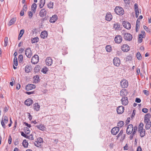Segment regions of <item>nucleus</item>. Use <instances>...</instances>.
<instances>
[{
    "label": "nucleus",
    "instance_id": "nucleus-13",
    "mask_svg": "<svg viewBox=\"0 0 151 151\" xmlns=\"http://www.w3.org/2000/svg\"><path fill=\"white\" fill-rule=\"evenodd\" d=\"M122 103L123 105H127L128 103V98L127 97L124 96L122 97L121 99Z\"/></svg>",
    "mask_w": 151,
    "mask_h": 151
},
{
    "label": "nucleus",
    "instance_id": "nucleus-15",
    "mask_svg": "<svg viewBox=\"0 0 151 151\" xmlns=\"http://www.w3.org/2000/svg\"><path fill=\"white\" fill-rule=\"evenodd\" d=\"M122 40V37L120 35L116 36L114 39L115 42L117 43H120Z\"/></svg>",
    "mask_w": 151,
    "mask_h": 151
},
{
    "label": "nucleus",
    "instance_id": "nucleus-21",
    "mask_svg": "<svg viewBox=\"0 0 151 151\" xmlns=\"http://www.w3.org/2000/svg\"><path fill=\"white\" fill-rule=\"evenodd\" d=\"M128 94L127 91L125 89H122L120 93V95L122 96H127Z\"/></svg>",
    "mask_w": 151,
    "mask_h": 151
},
{
    "label": "nucleus",
    "instance_id": "nucleus-55",
    "mask_svg": "<svg viewBox=\"0 0 151 151\" xmlns=\"http://www.w3.org/2000/svg\"><path fill=\"white\" fill-rule=\"evenodd\" d=\"M141 100L139 98H136V99H135V102H136L137 103H139L141 102Z\"/></svg>",
    "mask_w": 151,
    "mask_h": 151
},
{
    "label": "nucleus",
    "instance_id": "nucleus-47",
    "mask_svg": "<svg viewBox=\"0 0 151 151\" xmlns=\"http://www.w3.org/2000/svg\"><path fill=\"white\" fill-rule=\"evenodd\" d=\"M27 138L31 140H34L33 135L32 134H31L29 135L28 136V137H27Z\"/></svg>",
    "mask_w": 151,
    "mask_h": 151
},
{
    "label": "nucleus",
    "instance_id": "nucleus-12",
    "mask_svg": "<svg viewBox=\"0 0 151 151\" xmlns=\"http://www.w3.org/2000/svg\"><path fill=\"white\" fill-rule=\"evenodd\" d=\"M122 24L124 27L126 29H129L131 28V25L129 22L124 21Z\"/></svg>",
    "mask_w": 151,
    "mask_h": 151
},
{
    "label": "nucleus",
    "instance_id": "nucleus-34",
    "mask_svg": "<svg viewBox=\"0 0 151 151\" xmlns=\"http://www.w3.org/2000/svg\"><path fill=\"white\" fill-rule=\"evenodd\" d=\"M144 37L142 34H139V36L138 42L139 43H140L142 42V38Z\"/></svg>",
    "mask_w": 151,
    "mask_h": 151
},
{
    "label": "nucleus",
    "instance_id": "nucleus-29",
    "mask_svg": "<svg viewBox=\"0 0 151 151\" xmlns=\"http://www.w3.org/2000/svg\"><path fill=\"white\" fill-rule=\"evenodd\" d=\"M36 126L38 129L40 130H41L43 131L45 130V127L43 125L41 124L40 125H37Z\"/></svg>",
    "mask_w": 151,
    "mask_h": 151
},
{
    "label": "nucleus",
    "instance_id": "nucleus-31",
    "mask_svg": "<svg viewBox=\"0 0 151 151\" xmlns=\"http://www.w3.org/2000/svg\"><path fill=\"white\" fill-rule=\"evenodd\" d=\"M31 42L32 43H34L37 42L39 41V38L38 37H37L31 39Z\"/></svg>",
    "mask_w": 151,
    "mask_h": 151
},
{
    "label": "nucleus",
    "instance_id": "nucleus-44",
    "mask_svg": "<svg viewBox=\"0 0 151 151\" xmlns=\"http://www.w3.org/2000/svg\"><path fill=\"white\" fill-rule=\"evenodd\" d=\"M18 58L19 63H21L23 59V55L21 54L19 56Z\"/></svg>",
    "mask_w": 151,
    "mask_h": 151
},
{
    "label": "nucleus",
    "instance_id": "nucleus-58",
    "mask_svg": "<svg viewBox=\"0 0 151 151\" xmlns=\"http://www.w3.org/2000/svg\"><path fill=\"white\" fill-rule=\"evenodd\" d=\"M28 13V15L29 18H31L32 17L33 15V14L31 12H29Z\"/></svg>",
    "mask_w": 151,
    "mask_h": 151
},
{
    "label": "nucleus",
    "instance_id": "nucleus-16",
    "mask_svg": "<svg viewBox=\"0 0 151 151\" xmlns=\"http://www.w3.org/2000/svg\"><path fill=\"white\" fill-rule=\"evenodd\" d=\"M58 19L57 16L55 14L53 15L50 19L49 21L51 23H54Z\"/></svg>",
    "mask_w": 151,
    "mask_h": 151
},
{
    "label": "nucleus",
    "instance_id": "nucleus-52",
    "mask_svg": "<svg viewBox=\"0 0 151 151\" xmlns=\"http://www.w3.org/2000/svg\"><path fill=\"white\" fill-rule=\"evenodd\" d=\"M144 122L145 124L151 123L150 120L149 119H144Z\"/></svg>",
    "mask_w": 151,
    "mask_h": 151
},
{
    "label": "nucleus",
    "instance_id": "nucleus-60",
    "mask_svg": "<svg viewBox=\"0 0 151 151\" xmlns=\"http://www.w3.org/2000/svg\"><path fill=\"white\" fill-rule=\"evenodd\" d=\"M135 134H133V132H132V134H131L129 137V139H130L132 140L133 139V136Z\"/></svg>",
    "mask_w": 151,
    "mask_h": 151
},
{
    "label": "nucleus",
    "instance_id": "nucleus-61",
    "mask_svg": "<svg viewBox=\"0 0 151 151\" xmlns=\"http://www.w3.org/2000/svg\"><path fill=\"white\" fill-rule=\"evenodd\" d=\"M24 124L26 126H27V127H29L30 128V127H31V124H28L26 122H24Z\"/></svg>",
    "mask_w": 151,
    "mask_h": 151
},
{
    "label": "nucleus",
    "instance_id": "nucleus-43",
    "mask_svg": "<svg viewBox=\"0 0 151 151\" xmlns=\"http://www.w3.org/2000/svg\"><path fill=\"white\" fill-rule=\"evenodd\" d=\"M8 42V39L7 37H6L5 38L4 40V47H6L7 46V45Z\"/></svg>",
    "mask_w": 151,
    "mask_h": 151
},
{
    "label": "nucleus",
    "instance_id": "nucleus-23",
    "mask_svg": "<svg viewBox=\"0 0 151 151\" xmlns=\"http://www.w3.org/2000/svg\"><path fill=\"white\" fill-rule=\"evenodd\" d=\"M45 61L46 65L49 66L51 65L52 63V60L50 57L47 58Z\"/></svg>",
    "mask_w": 151,
    "mask_h": 151
},
{
    "label": "nucleus",
    "instance_id": "nucleus-46",
    "mask_svg": "<svg viewBox=\"0 0 151 151\" xmlns=\"http://www.w3.org/2000/svg\"><path fill=\"white\" fill-rule=\"evenodd\" d=\"M151 116V115L150 114L148 113L145 115V117L144 119H150V118Z\"/></svg>",
    "mask_w": 151,
    "mask_h": 151
},
{
    "label": "nucleus",
    "instance_id": "nucleus-6",
    "mask_svg": "<svg viewBox=\"0 0 151 151\" xmlns=\"http://www.w3.org/2000/svg\"><path fill=\"white\" fill-rule=\"evenodd\" d=\"M32 53L30 48H28L26 49L25 51V55L28 58H30L32 56Z\"/></svg>",
    "mask_w": 151,
    "mask_h": 151
},
{
    "label": "nucleus",
    "instance_id": "nucleus-17",
    "mask_svg": "<svg viewBox=\"0 0 151 151\" xmlns=\"http://www.w3.org/2000/svg\"><path fill=\"white\" fill-rule=\"evenodd\" d=\"M122 50L124 52H128L129 50V47L127 44L124 45L122 47Z\"/></svg>",
    "mask_w": 151,
    "mask_h": 151
},
{
    "label": "nucleus",
    "instance_id": "nucleus-5",
    "mask_svg": "<svg viewBox=\"0 0 151 151\" xmlns=\"http://www.w3.org/2000/svg\"><path fill=\"white\" fill-rule=\"evenodd\" d=\"M39 56L37 55H35L32 57L31 59V62L34 64H37L39 61Z\"/></svg>",
    "mask_w": 151,
    "mask_h": 151
},
{
    "label": "nucleus",
    "instance_id": "nucleus-35",
    "mask_svg": "<svg viewBox=\"0 0 151 151\" xmlns=\"http://www.w3.org/2000/svg\"><path fill=\"white\" fill-rule=\"evenodd\" d=\"M24 32V29H22L20 31L19 34V35L18 39L20 40L21 39V37H22L23 34Z\"/></svg>",
    "mask_w": 151,
    "mask_h": 151
},
{
    "label": "nucleus",
    "instance_id": "nucleus-54",
    "mask_svg": "<svg viewBox=\"0 0 151 151\" xmlns=\"http://www.w3.org/2000/svg\"><path fill=\"white\" fill-rule=\"evenodd\" d=\"M143 92L147 96L149 94V92L148 91L146 90H144Z\"/></svg>",
    "mask_w": 151,
    "mask_h": 151
},
{
    "label": "nucleus",
    "instance_id": "nucleus-57",
    "mask_svg": "<svg viewBox=\"0 0 151 151\" xmlns=\"http://www.w3.org/2000/svg\"><path fill=\"white\" fill-rule=\"evenodd\" d=\"M140 22L137 19L136 23V27H139V26Z\"/></svg>",
    "mask_w": 151,
    "mask_h": 151
},
{
    "label": "nucleus",
    "instance_id": "nucleus-22",
    "mask_svg": "<svg viewBox=\"0 0 151 151\" xmlns=\"http://www.w3.org/2000/svg\"><path fill=\"white\" fill-rule=\"evenodd\" d=\"M32 100L30 99H28L24 101L25 104L27 106H30L33 103Z\"/></svg>",
    "mask_w": 151,
    "mask_h": 151
},
{
    "label": "nucleus",
    "instance_id": "nucleus-33",
    "mask_svg": "<svg viewBox=\"0 0 151 151\" xmlns=\"http://www.w3.org/2000/svg\"><path fill=\"white\" fill-rule=\"evenodd\" d=\"M23 146L24 147H27L28 145V143L27 142L26 139H24L22 142Z\"/></svg>",
    "mask_w": 151,
    "mask_h": 151
},
{
    "label": "nucleus",
    "instance_id": "nucleus-9",
    "mask_svg": "<svg viewBox=\"0 0 151 151\" xmlns=\"http://www.w3.org/2000/svg\"><path fill=\"white\" fill-rule=\"evenodd\" d=\"M47 13V11L45 8H43L40 11L39 13V15L41 17H43L46 16Z\"/></svg>",
    "mask_w": 151,
    "mask_h": 151
},
{
    "label": "nucleus",
    "instance_id": "nucleus-41",
    "mask_svg": "<svg viewBox=\"0 0 151 151\" xmlns=\"http://www.w3.org/2000/svg\"><path fill=\"white\" fill-rule=\"evenodd\" d=\"M53 3L50 2V3L48 4L47 7L49 9L53 8Z\"/></svg>",
    "mask_w": 151,
    "mask_h": 151
},
{
    "label": "nucleus",
    "instance_id": "nucleus-1",
    "mask_svg": "<svg viewBox=\"0 0 151 151\" xmlns=\"http://www.w3.org/2000/svg\"><path fill=\"white\" fill-rule=\"evenodd\" d=\"M115 13L118 15H122L124 14V11L123 9L121 7L116 6L114 9Z\"/></svg>",
    "mask_w": 151,
    "mask_h": 151
},
{
    "label": "nucleus",
    "instance_id": "nucleus-19",
    "mask_svg": "<svg viewBox=\"0 0 151 151\" xmlns=\"http://www.w3.org/2000/svg\"><path fill=\"white\" fill-rule=\"evenodd\" d=\"M112 18V17L111 13L110 12L107 13L105 16V19L106 20L108 21H110Z\"/></svg>",
    "mask_w": 151,
    "mask_h": 151
},
{
    "label": "nucleus",
    "instance_id": "nucleus-8",
    "mask_svg": "<svg viewBox=\"0 0 151 151\" xmlns=\"http://www.w3.org/2000/svg\"><path fill=\"white\" fill-rule=\"evenodd\" d=\"M133 130V125L130 124L127 127V133L128 134H130L132 132Z\"/></svg>",
    "mask_w": 151,
    "mask_h": 151
},
{
    "label": "nucleus",
    "instance_id": "nucleus-51",
    "mask_svg": "<svg viewBox=\"0 0 151 151\" xmlns=\"http://www.w3.org/2000/svg\"><path fill=\"white\" fill-rule=\"evenodd\" d=\"M142 111L145 113H147L148 111V109L146 108H143L142 110Z\"/></svg>",
    "mask_w": 151,
    "mask_h": 151
},
{
    "label": "nucleus",
    "instance_id": "nucleus-40",
    "mask_svg": "<svg viewBox=\"0 0 151 151\" xmlns=\"http://www.w3.org/2000/svg\"><path fill=\"white\" fill-rule=\"evenodd\" d=\"M145 128L146 129H149L151 127V123L145 124Z\"/></svg>",
    "mask_w": 151,
    "mask_h": 151
},
{
    "label": "nucleus",
    "instance_id": "nucleus-26",
    "mask_svg": "<svg viewBox=\"0 0 151 151\" xmlns=\"http://www.w3.org/2000/svg\"><path fill=\"white\" fill-rule=\"evenodd\" d=\"M16 19V18H13L12 19L9 21L8 23V25L10 26L14 24Z\"/></svg>",
    "mask_w": 151,
    "mask_h": 151
},
{
    "label": "nucleus",
    "instance_id": "nucleus-50",
    "mask_svg": "<svg viewBox=\"0 0 151 151\" xmlns=\"http://www.w3.org/2000/svg\"><path fill=\"white\" fill-rule=\"evenodd\" d=\"M12 138L11 136L10 135L8 139V143L9 144H10L12 143Z\"/></svg>",
    "mask_w": 151,
    "mask_h": 151
},
{
    "label": "nucleus",
    "instance_id": "nucleus-30",
    "mask_svg": "<svg viewBox=\"0 0 151 151\" xmlns=\"http://www.w3.org/2000/svg\"><path fill=\"white\" fill-rule=\"evenodd\" d=\"M114 27L116 30L121 29L120 28V25L119 23H115L114 24Z\"/></svg>",
    "mask_w": 151,
    "mask_h": 151
},
{
    "label": "nucleus",
    "instance_id": "nucleus-7",
    "mask_svg": "<svg viewBox=\"0 0 151 151\" xmlns=\"http://www.w3.org/2000/svg\"><path fill=\"white\" fill-rule=\"evenodd\" d=\"M120 83L122 87L123 88H127L128 86L127 81L124 79H123L121 81Z\"/></svg>",
    "mask_w": 151,
    "mask_h": 151
},
{
    "label": "nucleus",
    "instance_id": "nucleus-3",
    "mask_svg": "<svg viewBox=\"0 0 151 151\" xmlns=\"http://www.w3.org/2000/svg\"><path fill=\"white\" fill-rule=\"evenodd\" d=\"M8 121V118L6 116H3L2 120L1 121V124L2 127L4 128L5 129L6 127V125L5 124H7Z\"/></svg>",
    "mask_w": 151,
    "mask_h": 151
},
{
    "label": "nucleus",
    "instance_id": "nucleus-38",
    "mask_svg": "<svg viewBox=\"0 0 151 151\" xmlns=\"http://www.w3.org/2000/svg\"><path fill=\"white\" fill-rule=\"evenodd\" d=\"M144 124L142 122H140L138 126V129H143Z\"/></svg>",
    "mask_w": 151,
    "mask_h": 151
},
{
    "label": "nucleus",
    "instance_id": "nucleus-42",
    "mask_svg": "<svg viewBox=\"0 0 151 151\" xmlns=\"http://www.w3.org/2000/svg\"><path fill=\"white\" fill-rule=\"evenodd\" d=\"M136 56L137 59L138 60H140L141 59L142 56L140 52H138L137 53L136 55Z\"/></svg>",
    "mask_w": 151,
    "mask_h": 151
},
{
    "label": "nucleus",
    "instance_id": "nucleus-2",
    "mask_svg": "<svg viewBox=\"0 0 151 151\" xmlns=\"http://www.w3.org/2000/svg\"><path fill=\"white\" fill-rule=\"evenodd\" d=\"M43 142L42 139L41 137H39L37 138V140L34 142V144L36 147H39L41 146Z\"/></svg>",
    "mask_w": 151,
    "mask_h": 151
},
{
    "label": "nucleus",
    "instance_id": "nucleus-11",
    "mask_svg": "<svg viewBox=\"0 0 151 151\" xmlns=\"http://www.w3.org/2000/svg\"><path fill=\"white\" fill-rule=\"evenodd\" d=\"M114 65L116 67H118L120 65V61L118 58H115L113 60Z\"/></svg>",
    "mask_w": 151,
    "mask_h": 151
},
{
    "label": "nucleus",
    "instance_id": "nucleus-14",
    "mask_svg": "<svg viewBox=\"0 0 151 151\" xmlns=\"http://www.w3.org/2000/svg\"><path fill=\"white\" fill-rule=\"evenodd\" d=\"M124 107L122 106H118L116 109L117 113L119 114H122L124 111Z\"/></svg>",
    "mask_w": 151,
    "mask_h": 151
},
{
    "label": "nucleus",
    "instance_id": "nucleus-48",
    "mask_svg": "<svg viewBox=\"0 0 151 151\" xmlns=\"http://www.w3.org/2000/svg\"><path fill=\"white\" fill-rule=\"evenodd\" d=\"M137 126H134V127H133V134H135L137 130Z\"/></svg>",
    "mask_w": 151,
    "mask_h": 151
},
{
    "label": "nucleus",
    "instance_id": "nucleus-18",
    "mask_svg": "<svg viewBox=\"0 0 151 151\" xmlns=\"http://www.w3.org/2000/svg\"><path fill=\"white\" fill-rule=\"evenodd\" d=\"M35 85L32 84H28L26 87V89L27 91L31 90L32 89L35 88Z\"/></svg>",
    "mask_w": 151,
    "mask_h": 151
},
{
    "label": "nucleus",
    "instance_id": "nucleus-36",
    "mask_svg": "<svg viewBox=\"0 0 151 151\" xmlns=\"http://www.w3.org/2000/svg\"><path fill=\"white\" fill-rule=\"evenodd\" d=\"M124 125V122L123 121H120L117 123V126L122 127Z\"/></svg>",
    "mask_w": 151,
    "mask_h": 151
},
{
    "label": "nucleus",
    "instance_id": "nucleus-28",
    "mask_svg": "<svg viewBox=\"0 0 151 151\" xmlns=\"http://www.w3.org/2000/svg\"><path fill=\"white\" fill-rule=\"evenodd\" d=\"M34 82L35 83H37L40 81V77L39 76L36 75L33 77Z\"/></svg>",
    "mask_w": 151,
    "mask_h": 151
},
{
    "label": "nucleus",
    "instance_id": "nucleus-59",
    "mask_svg": "<svg viewBox=\"0 0 151 151\" xmlns=\"http://www.w3.org/2000/svg\"><path fill=\"white\" fill-rule=\"evenodd\" d=\"M45 0H40V3L44 5L45 4Z\"/></svg>",
    "mask_w": 151,
    "mask_h": 151
},
{
    "label": "nucleus",
    "instance_id": "nucleus-25",
    "mask_svg": "<svg viewBox=\"0 0 151 151\" xmlns=\"http://www.w3.org/2000/svg\"><path fill=\"white\" fill-rule=\"evenodd\" d=\"M25 72L28 73L31 70L32 67L29 65H27L25 67Z\"/></svg>",
    "mask_w": 151,
    "mask_h": 151
},
{
    "label": "nucleus",
    "instance_id": "nucleus-56",
    "mask_svg": "<svg viewBox=\"0 0 151 151\" xmlns=\"http://www.w3.org/2000/svg\"><path fill=\"white\" fill-rule=\"evenodd\" d=\"M25 10L24 9H23V10H22L20 12V16H22L24 15V10Z\"/></svg>",
    "mask_w": 151,
    "mask_h": 151
},
{
    "label": "nucleus",
    "instance_id": "nucleus-53",
    "mask_svg": "<svg viewBox=\"0 0 151 151\" xmlns=\"http://www.w3.org/2000/svg\"><path fill=\"white\" fill-rule=\"evenodd\" d=\"M21 135L22 136L26 138H27V137H28V135H27L26 134H25L23 132H21Z\"/></svg>",
    "mask_w": 151,
    "mask_h": 151
},
{
    "label": "nucleus",
    "instance_id": "nucleus-20",
    "mask_svg": "<svg viewBox=\"0 0 151 151\" xmlns=\"http://www.w3.org/2000/svg\"><path fill=\"white\" fill-rule=\"evenodd\" d=\"M138 132L139 134V135L141 137H144L145 135V129H138Z\"/></svg>",
    "mask_w": 151,
    "mask_h": 151
},
{
    "label": "nucleus",
    "instance_id": "nucleus-37",
    "mask_svg": "<svg viewBox=\"0 0 151 151\" xmlns=\"http://www.w3.org/2000/svg\"><path fill=\"white\" fill-rule=\"evenodd\" d=\"M18 65L17 59V57H14V65L17 66Z\"/></svg>",
    "mask_w": 151,
    "mask_h": 151
},
{
    "label": "nucleus",
    "instance_id": "nucleus-24",
    "mask_svg": "<svg viewBox=\"0 0 151 151\" xmlns=\"http://www.w3.org/2000/svg\"><path fill=\"white\" fill-rule=\"evenodd\" d=\"M47 33L46 31H43L41 33L40 36L42 38L44 39L47 37Z\"/></svg>",
    "mask_w": 151,
    "mask_h": 151
},
{
    "label": "nucleus",
    "instance_id": "nucleus-49",
    "mask_svg": "<svg viewBox=\"0 0 151 151\" xmlns=\"http://www.w3.org/2000/svg\"><path fill=\"white\" fill-rule=\"evenodd\" d=\"M8 110V106H6L4 108L3 110L4 112L5 113L7 112Z\"/></svg>",
    "mask_w": 151,
    "mask_h": 151
},
{
    "label": "nucleus",
    "instance_id": "nucleus-32",
    "mask_svg": "<svg viewBox=\"0 0 151 151\" xmlns=\"http://www.w3.org/2000/svg\"><path fill=\"white\" fill-rule=\"evenodd\" d=\"M37 4L35 3L33 4L31 6L32 10V11L33 12H35Z\"/></svg>",
    "mask_w": 151,
    "mask_h": 151
},
{
    "label": "nucleus",
    "instance_id": "nucleus-39",
    "mask_svg": "<svg viewBox=\"0 0 151 151\" xmlns=\"http://www.w3.org/2000/svg\"><path fill=\"white\" fill-rule=\"evenodd\" d=\"M106 49L107 52H109L111 51V47L110 46L107 45L106 46Z\"/></svg>",
    "mask_w": 151,
    "mask_h": 151
},
{
    "label": "nucleus",
    "instance_id": "nucleus-63",
    "mask_svg": "<svg viewBox=\"0 0 151 151\" xmlns=\"http://www.w3.org/2000/svg\"><path fill=\"white\" fill-rule=\"evenodd\" d=\"M34 91H32V92H26V93L28 94V95H30L31 94H33L34 93Z\"/></svg>",
    "mask_w": 151,
    "mask_h": 151
},
{
    "label": "nucleus",
    "instance_id": "nucleus-10",
    "mask_svg": "<svg viewBox=\"0 0 151 151\" xmlns=\"http://www.w3.org/2000/svg\"><path fill=\"white\" fill-rule=\"evenodd\" d=\"M119 128L118 127H115L113 128L111 130V134L114 135H116L119 131Z\"/></svg>",
    "mask_w": 151,
    "mask_h": 151
},
{
    "label": "nucleus",
    "instance_id": "nucleus-4",
    "mask_svg": "<svg viewBox=\"0 0 151 151\" xmlns=\"http://www.w3.org/2000/svg\"><path fill=\"white\" fill-rule=\"evenodd\" d=\"M123 37L125 40L129 41H131L132 38V35L129 33L124 34Z\"/></svg>",
    "mask_w": 151,
    "mask_h": 151
},
{
    "label": "nucleus",
    "instance_id": "nucleus-45",
    "mask_svg": "<svg viewBox=\"0 0 151 151\" xmlns=\"http://www.w3.org/2000/svg\"><path fill=\"white\" fill-rule=\"evenodd\" d=\"M48 71V69L46 68L45 67L42 68L41 70V72L44 74L46 73Z\"/></svg>",
    "mask_w": 151,
    "mask_h": 151
},
{
    "label": "nucleus",
    "instance_id": "nucleus-62",
    "mask_svg": "<svg viewBox=\"0 0 151 151\" xmlns=\"http://www.w3.org/2000/svg\"><path fill=\"white\" fill-rule=\"evenodd\" d=\"M14 144V145H17L19 144V142L17 139L15 140Z\"/></svg>",
    "mask_w": 151,
    "mask_h": 151
},
{
    "label": "nucleus",
    "instance_id": "nucleus-27",
    "mask_svg": "<svg viewBox=\"0 0 151 151\" xmlns=\"http://www.w3.org/2000/svg\"><path fill=\"white\" fill-rule=\"evenodd\" d=\"M40 108V106L38 105L37 103H35L33 104V108L35 110H36L37 111L39 110Z\"/></svg>",
    "mask_w": 151,
    "mask_h": 151
},
{
    "label": "nucleus",
    "instance_id": "nucleus-64",
    "mask_svg": "<svg viewBox=\"0 0 151 151\" xmlns=\"http://www.w3.org/2000/svg\"><path fill=\"white\" fill-rule=\"evenodd\" d=\"M137 151H142V149L139 146L137 147Z\"/></svg>",
    "mask_w": 151,
    "mask_h": 151
}]
</instances>
